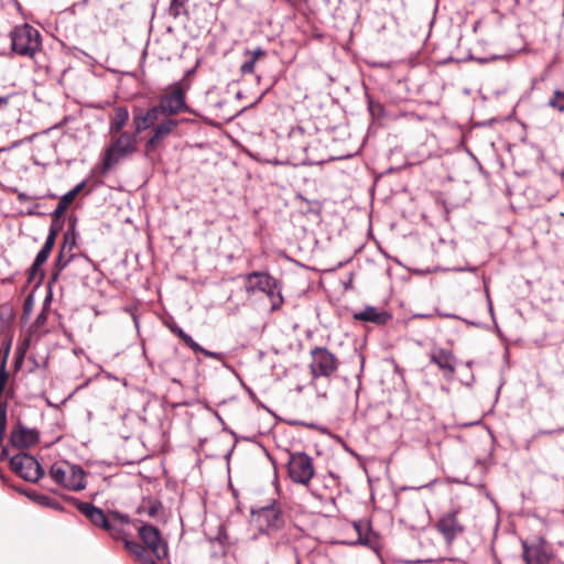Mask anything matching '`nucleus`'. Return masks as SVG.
Instances as JSON below:
<instances>
[{
  "label": "nucleus",
  "mask_w": 564,
  "mask_h": 564,
  "mask_svg": "<svg viewBox=\"0 0 564 564\" xmlns=\"http://www.w3.org/2000/svg\"><path fill=\"white\" fill-rule=\"evenodd\" d=\"M40 442V432L26 427L21 421L13 426L10 434V444L19 449H26Z\"/></svg>",
  "instance_id": "nucleus-17"
},
{
  "label": "nucleus",
  "mask_w": 564,
  "mask_h": 564,
  "mask_svg": "<svg viewBox=\"0 0 564 564\" xmlns=\"http://www.w3.org/2000/svg\"><path fill=\"white\" fill-rule=\"evenodd\" d=\"M245 55L251 58H254V61H259L260 58L267 56V51H264L262 47L258 46L254 50H246Z\"/></svg>",
  "instance_id": "nucleus-35"
},
{
  "label": "nucleus",
  "mask_w": 564,
  "mask_h": 564,
  "mask_svg": "<svg viewBox=\"0 0 564 564\" xmlns=\"http://www.w3.org/2000/svg\"><path fill=\"white\" fill-rule=\"evenodd\" d=\"M29 359H30V361H32V364H33V369L39 368V367H40V364L37 362V360H36L34 357H32V356H31Z\"/></svg>",
  "instance_id": "nucleus-49"
},
{
  "label": "nucleus",
  "mask_w": 564,
  "mask_h": 564,
  "mask_svg": "<svg viewBox=\"0 0 564 564\" xmlns=\"http://www.w3.org/2000/svg\"><path fill=\"white\" fill-rule=\"evenodd\" d=\"M11 349V339H8V341L4 343V354L1 359V366H0V395L7 394L12 395V392L10 390H7V384L9 381L10 373L7 370V361Z\"/></svg>",
  "instance_id": "nucleus-23"
},
{
  "label": "nucleus",
  "mask_w": 564,
  "mask_h": 564,
  "mask_svg": "<svg viewBox=\"0 0 564 564\" xmlns=\"http://www.w3.org/2000/svg\"><path fill=\"white\" fill-rule=\"evenodd\" d=\"M180 339L194 352H198V350H202V346L198 343H196L187 333H184Z\"/></svg>",
  "instance_id": "nucleus-32"
},
{
  "label": "nucleus",
  "mask_w": 564,
  "mask_h": 564,
  "mask_svg": "<svg viewBox=\"0 0 564 564\" xmlns=\"http://www.w3.org/2000/svg\"><path fill=\"white\" fill-rule=\"evenodd\" d=\"M547 106L558 111H564V91L556 89L549 99Z\"/></svg>",
  "instance_id": "nucleus-30"
},
{
  "label": "nucleus",
  "mask_w": 564,
  "mask_h": 564,
  "mask_svg": "<svg viewBox=\"0 0 564 564\" xmlns=\"http://www.w3.org/2000/svg\"><path fill=\"white\" fill-rule=\"evenodd\" d=\"M191 83L182 78L169 85L165 93L160 96L159 106L167 118H173L181 112L193 113V109L186 102V93Z\"/></svg>",
  "instance_id": "nucleus-5"
},
{
  "label": "nucleus",
  "mask_w": 564,
  "mask_h": 564,
  "mask_svg": "<svg viewBox=\"0 0 564 564\" xmlns=\"http://www.w3.org/2000/svg\"><path fill=\"white\" fill-rule=\"evenodd\" d=\"M564 432V426H556L554 429L550 430H539L538 435H553V434H561Z\"/></svg>",
  "instance_id": "nucleus-41"
},
{
  "label": "nucleus",
  "mask_w": 564,
  "mask_h": 564,
  "mask_svg": "<svg viewBox=\"0 0 564 564\" xmlns=\"http://www.w3.org/2000/svg\"><path fill=\"white\" fill-rule=\"evenodd\" d=\"M302 149L304 152H307V147L305 144L302 147Z\"/></svg>",
  "instance_id": "nucleus-56"
},
{
  "label": "nucleus",
  "mask_w": 564,
  "mask_h": 564,
  "mask_svg": "<svg viewBox=\"0 0 564 564\" xmlns=\"http://www.w3.org/2000/svg\"><path fill=\"white\" fill-rule=\"evenodd\" d=\"M9 397L10 395L7 394L0 395V420H7V408Z\"/></svg>",
  "instance_id": "nucleus-38"
},
{
  "label": "nucleus",
  "mask_w": 564,
  "mask_h": 564,
  "mask_svg": "<svg viewBox=\"0 0 564 564\" xmlns=\"http://www.w3.org/2000/svg\"><path fill=\"white\" fill-rule=\"evenodd\" d=\"M338 367V358L326 347L316 346L311 350L308 368L313 379L332 378L337 372Z\"/></svg>",
  "instance_id": "nucleus-11"
},
{
  "label": "nucleus",
  "mask_w": 564,
  "mask_h": 564,
  "mask_svg": "<svg viewBox=\"0 0 564 564\" xmlns=\"http://www.w3.org/2000/svg\"><path fill=\"white\" fill-rule=\"evenodd\" d=\"M28 308H30V305H28L26 303L24 304V310L26 311Z\"/></svg>",
  "instance_id": "nucleus-57"
},
{
  "label": "nucleus",
  "mask_w": 564,
  "mask_h": 564,
  "mask_svg": "<svg viewBox=\"0 0 564 564\" xmlns=\"http://www.w3.org/2000/svg\"><path fill=\"white\" fill-rule=\"evenodd\" d=\"M194 73H195V68H192V69L187 70V72L185 73L184 77H183V78H185V82H188V80H187V77H188V76H191V75H192V74H194Z\"/></svg>",
  "instance_id": "nucleus-50"
},
{
  "label": "nucleus",
  "mask_w": 564,
  "mask_h": 564,
  "mask_svg": "<svg viewBox=\"0 0 564 564\" xmlns=\"http://www.w3.org/2000/svg\"><path fill=\"white\" fill-rule=\"evenodd\" d=\"M0 447H1V452H0V460H2V462H3V460H7V459H8V460L10 462V458H11V457L9 456V448H8V446H6V445H3V444H2V446H0Z\"/></svg>",
  "instance_id": "nucleus-45"
},
{
  "label": "nucleus",
  "mask_w": 564,
  "mask_h": 564,
  "mask_svg": "<svg viewBox=\"0 0 564 564\" xmlns=\"http://www.w3.org/2000/svg\"><path fill=\"white\" fill-rule=\"evenodd\" d=\"M243 289L248 295L258 292L264 293L271 302V311H278L282 307L284 299L282 296L281 283L267 271H251L243 276Z\"/></svg>",
  "instance_id": "nucleus-3"
},
{
  "label": "nucleus",
  "mask_w": 564,
  "mask_h": 564,
  "mask_svg": "<svg viewBox=\"0 0 564 564\" xmlns=\"http://www.w3.org/2000/svg\"><path fill=\"white\" fill-rule=\"evenodd\" d=\"M433 528L442 536L447 547L453 546L458 538H462L466 527L459 519V510H451L442 513L434 522Z\"/></svg>",
  "instance_id": "nucleus-12"
},
{
  "label": "nucleus",
  "mask_w": 564,
  "mask_h": 564,
  "mask_svg": "<svg viewBox=\"0 0 564 564\" xmlns=\"http://www.w3.org/2000/svg\"><path fill=\"white\" fill-rule=\"evenodd\" d=\"M18 199H19L20 202H23V200H26V199H28V196H26V194L21 193V194H19V195H18Z\"/></svg>",
  "instance_id": "nucleus-52"
},
{
  "label": "nucleus",
  "mask_w": 564,
  "mask_h": 564,
  "mask_svg": "<svg viewBox=\"0 0 564 564\" xmlns=\"http://www.w3.org/2000/svg\"><path fill=\"white\" fill-rule=\"evenodd\" d=\"M367 99H368L367 104H368V110H369L370 116L373 119L382 118L384 116V107H383V105L380 101L375 100L370 96H367Z\"/></svg>",
  "instance_id": "nucleus-29"
},
{
  "label": "nucleus",
  "mask_w": 564,
  "mask_h": 564,
  "mask_svg": "<svg viewBox=\"0 0 564 564\" xmlns=\"http://www.w3.org/2000/svg\"><path fill=\"white\" fill-rule=\"evenodd\" d=\"M28 308H30V305H28L26 303L24 304V310L26 311Z\"/></svg>",
  "instance_id": "nucleus-58"
},
{
  "label": "nucleus",
  "mask_w": 564,
  "mask_h": 564,
  "mask_svg": "<svg viewBox=\"0 0 564 564\" xmlns=\"http://www.w3.org/2000/svg\"><path fill=\"white\" fill-rule=\"evenodd\" d=\"M496 58H497V56H491L490 58H477V62L480 63V64H486L489 61H494Z\"/></svg>",
  "instance_id": "nucleus-48"
},
{
  "label": "nucleus",
  "mask_w": 564,
  "mask_h": 564,
  "mask_svg": "<svg viewBox=\"0 0 564 564\" xmlns=\"http://www.w3.org/2000/svg\"><path fill=\"white\" fill-rule=\"evenodd\" d=\"M74 202L70 195L65 193L61 198L56 206V208L51 213L52 218H62L67 207Z\"/></svg>",
  "instance_id": "nucleus-28"
},
{
  "label": "nucleus",
  "mask_w": 564,
  "mask_h": 564,
  "mask_svg": "<svg viewBox=\"0 0 564 564\" xmlns=\"http://www.w3.org/2000/svg\"><path fill=\"white\" fill-rule=\"evenodd\" d=\"M311 494H312L314 497H316V498H319V499L322 498V497H321V495H318V494H317L316 491H314V490H311Z\"/></svg>",
  "instance_id": "nucleus-54"
},
{
  "label": "nucleus",
  "mask_w": 564,
  "mask_h": 564,
  "mask_svg": "<svg viewBox=\"0 0 564 564\" xmlns=\"http://www.w3.org/2000/svg\"><path fill=\"white\" fill-rule=\"evenodd\" d=\"M210 542H217L220 546L226 547L229 544V536L224 527H219L218 533Z\"/></svg>",
  "instance_id": "nucleus-31"
},
{
  "label": "nucleus",
  "mask_w": 564,
  "mask_h": 564,
  "mask_svg": "<svg viewBox=\"0 0 564 564\" xmlns=\"http://www.w3.org/2000/svg\"><path fill=\"white\" fill-rule=\"evenodd\" d=\"M286 470L294 484L308 487L315 475L313 458L305 452L286 451Z\"/></svg>",
  "instance_id": "nucleus-9"
},
{
  "label": "nucleus",
  "mask_w": 564,
  "mask_h": 564,
  "mask_svg": "<svg viewBox=\"0 0 564 564\" xmlns=\"http://www.w3.org/2000/svg\"><path fill=\"white\" fill-rule=\"evenodd\" d=\"M144 113L153 124L151 135L145 142L147 151H152L178 127L180 121L174 118H167L158 104L145 109Z\"/></svg>",
  "instance_id": "nucleus-7"
},
{
  "label": "nucleus",
  "mask_w": 564,
  "mask_h": 564,
  "mask_svg": "<svg viewBox=\"0 0 564 564\" xmlns=\"http://www.w3.org/2000/svg\"><path fill=\"white\" fill-rule=\"evenodd\" d=\"M129 120V111L124 106H119L113 109V115L110 118L109 122V133H121L122 129L127 124Z\"/></svg>",
  "instance_id": "nucleus-22"
},
{
  "label": "nucleus",
  "mask_w": 564,
  "mask_h": 564,
  "mask_svg": "<svg viewBox=\"0 0 564 564\" xmlns=\"http://www.w3.org/2000/svg\"><path fill=\"white\" fill-rule=\"evenodd\" d=\"M50 476L56 484L68 490L80 491L86 487V473L79 465L56 462L50 468Z\"/></svg>",
  "instance_id": "nucleus-8"
},
{
  "label": "nucleus",
  "mask_w": 564,
  "mask_h": 564,
  "mask_svg": "<svg viewBox=\"0 0 564 564\" xmlns=\"http://www.w3.org/2000/svg\"><path fill=\"white\" fill-rule=\"evenodd\" d=\"M56 231L55 229L54 230H48V235L45 239V242L44 245L42 246V249L48 251V252H52L53 248H54V245H55V241H56Z\"/></svg>",
  "instance_id": "nucleus-33"
},
{
  "label": "nucleus",
  "mask_w": 564,
  "mask_h": 564,
  "mask_svg": "<svg viewBox=\"0 0 564 564\" xmlns=\"http://www.w3.org/2000/svg\"><path fill=\"white\" fill-rule=\"evenodd\" d=\"M132 133H135L137 137L148 129H153V124L144 113V109L137 107L132 111Z\"/></svg>",
  "instance_id": "nucleus-24"
},
{
  "label": "nucleus",
  "mask_w": 564,
  "mask_h": 564,
  "mask_svg": "<svg viewBox=\"0 0 564 564\" xmlns=\"http://www.w3.org/2000/svg\"><path fill=\"white\" fill-rule=\"evenodd\" d=\"M466 366H467L468 368H470V367L473 366V361H471V360L466 361Z\"/></svg>",
  "instance_id": "nucleus-55"
},
{
  "label": "nucleus",
  "mask_w": 564,
  "mask_h": 564,
  "mask_svg": "<svg viewBox=\"0 0 564 564\" xmlns=\"http://www.w3.org/2000/svg\"><path fill=\"white\" fill-rule=\"evenodd\" d=\"M7 424H8L7 420H0V446H2L4 437H6Z\"/></svg>",
  "instance_id": "nucleus-43"
},
{
  "label": "nucleus",
  "mask_w": 564,
  "mask_h": 564,
  "mask_svg": "<svg viewBox=\"0 0 564 564\" xmlns=\"http://www.w3.org/2000/svg\"><path fill=\"white\" fill-rule=\"evenodd\" d=\"M10 98V95L0 96V110H3L8 107Z\"/></svg>",
  "instance_id": "nucleus-46"
},
{
  "label": "nucleus",
  "mask_w": 564,
  "mask_h": 564,
  "mask_svg": "<svg viewBox=\"0 0 564 564\" xmlns=\"http://www.w3.org/2000/svg\"><path fill=\"white\" fill-rule=\"evenodd\" d=\"M62 227H63V220L61 218H52V223H51L48 230L55 229L56 236H57L58 232L61 231Z\"/></svg>",
  "instance_id": "nucleus-42"
},
{
  "label": "nucleus",
  "mask_w": 564,
  "mask_h": 564,
  "mask_svg": "<svg viewBox=\"0 0 564 564\" xmlns=\"http://www.w3.org/2000/svg\"><path fill=\"white\" fill-rule=\"evenodd\" d=\"M77 237H78V234L76 232L75 221H74V223L69 224L67 230L65 231L61 246H65L66 248H69V250H72V252H75L74 249L76 248V245H77Z\"/></svg>",
  "instance_id": "nucleus-27"
},
{
  "label": "nucleus",
  "mask_w": 564,
  "mask_h": 564,
  "mask_svg": "<svg viewBox=\"0 0 564 564\" xmlns=\"http://www.w3.org/2000/svg\"><path fill=\"white\" fill-rule=\"evenodd\" d=\"M198 352L203 354L204 356H206L208 358L216 359L218 361H225V359H226L225 354L217 352V351H210L208 349H205L204 347H202V350H198Z\"/></svg>",
  "instance_id": "nucleus-37"
},
{
  "label": "nucleus",
  "mask_w": 564,
  "mask_h": 564,
  "mask_svg": "<svg viewBox=\"0 0 564 564\" xmlns=\"http://www.w3.org/2000/svg\"><path fill=\"white\" fill-rule=\"evenodd\" d=\"M10 41L11 51L20 57L36 61L43 52L42 33L29 23L15 25L10 32Z\"/></svg>",
  "instance_id": "nucleus-4"
},
{
  "label": "nucleus",
  "mask_w": 564,
  "mask_h": 564,
  "mask_svg": "<svg viewBox=\"0 0 564 564\" xmlns=\"http://www.w3.org/2000/svg\"><path fill=\"white\" fill-rule=\"evenodd\" d=\"M430 364L435 365L443 378L447 381L454 379L457 358L452 349L434 346L429 352Z\"/></svg>",
  "instance_id": "nucleus-15"
},
{
  "label": "nucleus",
  "mask_w": 564,
  "mask_h": 564,
  "mask_svg": "<svg viewBox=\"0 0 564 564\" xmlns=\"http://www.w3.org/2000/svg\"><path fill=\"white\" fill-rule=\"evenodd\" d=\"M352 317L356 321L382 326L392 318V315L388 311H379L375 306H366L362 311L354 313Z\"/></svg>",
  "instance_id": "nucleus-18"
},
{
  "label": "nucleus",
  "mask_w": 564,
  "mask_h": 564,
  "mask_svg": "<svg viewBox=\"0 0 564 564\" xmlns=\"http://www.w3.org/2000/svg\"><path fill=\"white\" fill-rule=\"evenodd\" d=\"M290 139L295 142L297 139L304 137V129L302 127H295L290 131Z\"/></svg>",
  "instance_id": "nucleus-40"
},
{
  "label": "nucleus",
  "mask_w": 564,
  "mask_h": 564,
  "mask_svg": "<svg viewBox=\"0 0 564 564\" xmlns=\"http://www.w3.org/2000/svg\"><path fill=\"white\" fill-rule=\"evenodd\" d=\"M45 321H46V315H45V313H43V312H42L41 314H39V315H37V317H36V324H39V325H40V324H43Z\"/></svg>",
  "instance_id": "nucleus-47"
},
{
  "label": "nucleus",
  "mask_w": 564,
  "mask_h": 564,
  "mask_svg": "<svg viewBox=\"0 0 564 564\" xmlns=\"http://www.w3.org/2000/svg\"><path fill=\"white\" fill-rule=\"evenodd\" d=\"M138 151V137L135 133L123 131L115 138L105 150L102 173L110 171L120 161L131 156Z\"/></svg>",
  "instance_id": "nucleus-6"
},
{
  "label": "nucleus",
  "mask_w": 564,
  "mask_h": 564,
  "mask_svg": "<svg viewBox=\"0 0 564 564\" xmlns=\"http://www.w3.org/2000/svg\"><path fill=\"white\" fill-rule=\"evenodd\" d=\"M87 181L84 180L80 183H78L73 189L67 192V195H70V197L75 200L76 196L86 187Z\"/></svg>",
  "instance_id": "nucleus-39"
},
{
  "label": "nucleus",
  "mask_w": 564,
  "mask_h": 564,
  "mask_svg": "<svg viewBox=\"0 0 564 564\" xmlns=\"http://www.w3.org/2000/svg\"><path fill=\"white\" fill-rule=\"evenodd\" d=\"M70 500L94 525L104 529L116 540L122 539V524L130 522L129 516L116 511L108 517L102 509L90 502L80 501L77 498H70Z\"/></svg>",
  "instance_id": "nucleus-2"
},
{
  "label": "nucleus",
  "mask_w": 564,
  "mask_h": 564,
  "mask_svg": "<svg viewBox=\"0 0 564 564\" xmlns=\"http://www.w3.org/2000/svg\"><path fill=\"white\" fill-rule=\"evenodd\" d=\"M170 330L176 335L178 338L185 333L177 324L173 323L169 326Z\"/></svg>",
  "instance_id": "nucleus-44"
},
{
  "label": "nucleus",
  "mask_w": 564,
  "mask_h": 564,
  "mask_svg": "<svg viewBox=\"0 0 564 564\" xmlns=\"http://www.w3.org/2000/svg\"><path fill=\"white\" fill-rule=\"evenodd\" d=\"M25 496H28L32 501L36 502L37 505L40 506H43V507H48V508H52V509H55V510H59L62 511L64 508L62 507V505L51 498L50 496H46V495H43V494H40V492H36L34 490L32 491H25L24 492Z\"/></svg>",
  "instance_id": "nucleus-25"
},
{
  "label": "nucleus",
  "mask_w": 564,
  "mask_h": 564,
  "mask_svg": "<svg viewBox=\"0 0 564 564\" xmlns=\"http://www.w3.org/2000/svg\"><path fill=\"white\" fill-rule=\"evenodd\" d=\"M474 380H475V377H474V375H473V373H470L469 379H468L467 381H465L464 383H465L466 386H471V383L474 382Z\"/></svg>",
  "instance_id": "nucleus-51"
},
{
  "label": "nucleus",
  "mask_w": 564,
  "mask_h": 564,
  "mask_svg": "<svg viewBox=\"0 0 564 564\" xmlns=\"http://www.w3.org/2000/svg\"><path fill=\"white\" fill-rule=\"evenodd\" d=\"M251 514L259 522V534L270 535L272 532L281 530L285 524V518L282 506L275 499L268 505L251 509Z\"/></svg>",
  "instance_id": "nucleus-10"
},
{
  "label": "nucleus",
  "mask_w": 564,
  "mask_h": 564,
  "mask_svg": "<svg viewBox=\"0 0 564 564\" xmlns=\"http://www.w3.org/2000/svg\"><path fill=\"white\" fill-rule=\"evenodd\" d=\"M445 316H446V317H449V318H457V319L459 318V317H458L457 315H455V314H446Z\"/></svg>",
  "instance_id": "nucleus-53"
},
{
  "label": "nucleus",
  "mask_w": 564,
  "mask_h": 564,
  "mask_svg": "<svg viewBox=\"0 0 564 564\" xmlns=\"http://www.w3.org/2000/svg\"><path fill=\"white\" fill-rule=\"evenodd\" d=\"M522 560L525 564H550L552 552L543 538L522 540Z\"/></svg>",
  "instance_id": "nucleus-14"
},
{
  "label": "nucleus",
  "mask_w": 564,
  "mask_h": 564,
  "mask_svg": "<svg viewBox=\"0 0 564 564\" xmlns=\"http://www.w3.org/2000/svg\"><path fill=\"white\" fill-rule=\"evenodd\" d=\"M51 252L41 248V250L35 256V259L28 271V281L30 283H35L36 285L41 284L45 278V271L42 269V265L47 261Z\"/></svg>",
  "instance_id": "nucleus-21"
},
{
  "label": "nucleus",
  "mask_w": 564,
  "mask_h": 564,
  "mask_svg": "<svg viewBox=\"0 0 564 564\" xmlns=\"http://www.w3.org/2000/svg\"><path fill=\"white\" fill-rule=\"evenodd\" d=\"M256 63L254 58L251 57L243 62L240 66L241 75L252 74L254 72Z\"/></svg>",
  "instance_id": "nucleus-36"
},
{
  "label": "nucleus",
  "mask_w": 564,
  "mask_h": 564,
  "mask_svg": "<svg viewBox=\"0 0 564 564\" xmlns=\"http://www.w3.org/2000/svg\"><path fill=\"white\" fill-rule=\"evenodd\" d=\"M135 512L139 516H147L156 520H160L164 517V508L161 500L152 496L143 498L140 505L137 507Z\"/></svg>",
  "instance_id": "nucleus-20"
},
{
  "label": "nucleus",
  "mask_w": 564,
  "mask_h": 564,
  "mask_svg": "<svg viewBox=\"0 0 564 564\" xmlns=\"http://www.w3.org/2000/svg\"><path fill=\"white\" fill-rule=\"evenodd\" d=\"M133 524L137 527L141 542L127 539L124 532L122 539H120L133 561L137 564H156V561L166 558L169 545L162 538L159 528L144 523L142 520H135Z\"/></svg>",
  "instance_id": "nucleus-1"
},
{
  "label": "nucleus",
  "mask_w": 564,
  "mask_h": 564,
  "mask_svg": "<svg viewBox=\"0 0 564 564\" xmlns=\"http://www.w3.org/2000/svg\"><path fill=\"white\" fill-rule=\"evenodd\" d=\"M83 262L87 265L91 264L93 261L90 258L84 253H76L72 252L69 248H66L65 246H61L58 253L53 262L52 269H51V276L48 280V285L51 286L53 283L57 282L61 273L72 263V262Z\"/></svg>",
  "instance_id": "nucleus-16"
},
{
  "label": "nucleus",
  "mask_w": 564,
  "mask_h": 564,
  "mask_svg": "<svg viewBox=\"0 0 564 564\" xmlns=\"http://www.w3.org/2000/svg\"><path fill=\"white\" fill-rule=\"evenodd\" d=\"M24 357H25V349L22 347H19L14 354V359H13V366H14L15 371L20 370V368L24 361Z\"/></svg>",
  "instance_id": "nucleus-34"
},
{
  "label": "nucleus",
  "mask_w": 564,
  "mask_h": 564,
  "mask_svg": "<svg viewBox=\"0 0 564 564\" xmlns=\"http://www.w3.org/2000/svg\"><path fill=\"white\" fill-rule=\"evenodd\" d=\"M354 528L358 534V539L354 542H349V545L361 544L371 550H377V535L372 532L371 525L368 521H356L354 522Z\"/></svg>",
  "instance_id": "nucleus-19"
},
{
  "label": "nucleus",
  "mask_w": 564,
  "mask_h": 564,
  "mask_svg": "<svg viewBox=\"0 0 564 564\" xmlns=\"http://www.w3.org/2000/svg\"><path fill=\"white\" fill-rule=\"evenodd\" d=\"M188 1L189 0H171L167 13L173 19H177L182 15H188Z\"/></svg>",
  "instance_id": "nucleus-26"
},
{
  "label": "nucleus",
  "mask_w": 564,
  "mask_h": 564,
  "mask_svg": "<svg viewBox=\"0 0 564 564\" xmlns=\"http://www.w3.org/2000/svg\"><path fill=\"white\" fill-rule=\"evenodd\" d=\"M10 468L25 481L37 482L44 476V469L31 454L20 452L10 458Z\"/></svg>",
  "instance_id": "nucleus-13"
}]
</instances>
